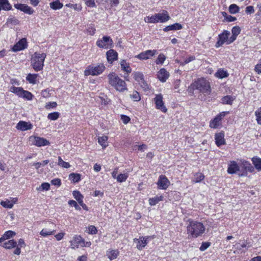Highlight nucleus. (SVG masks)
<instances>
[{
  "mask_svg": "<svg viewBox=\"0 0 261 261\" xmlns=\"http://www.w3.org/2000/svg\"><path fill=\"white\" fill-rule=\"evenodd\" d=\"M187 231L189 238H197L201 236L205 231V227L200 222L189 219Z\"/></svg>",
  "mask_w": 261,
  "mask_h": 261,
  "instance_id": "f257e3e1",
  "label": "nucleus"
},
{
  "mask_svg": "<svg viewBox=\"0 0 261 261\" xmlns=\"http://www.w3.org/2000/svg\"><path fill=\"white\" fill-rule=\"evenodd\" d=\"M193 90H197L200 93L207 95L211 93V87L208 81L204 78H199L191 85Z\"/></svg>",
  "mask_w": 261,
  "mask_h": 261,
  "instance_id": "f03ea898",
  "label": "nucleus"
},
{
  "mask_svg": "<svg viewBox=\"0 0 261 261\" xmlns=\"http://www.w3.org/2000/svg\"><path fill=\"white\" fill-rule=\"evenodd\" d=\"M108 78L109 84L114 87L116 90L123 92L127 90L125 81L120 79L116 73L112 72L109 74Z\"/></svg>",
  "mask_w": 261,
  "mask_h": 261,
  "instance_id": "7ed1b4c3",
  "label": "nucleus"
},
{
  "mask_svg": "<svg viewBox=\"0 0 261 261\" xmlns=\"http://www.w3.org/2000/svg\"><path fill=\"white\" fill-rule=\"evenodd\" d=\"M44 53H38L35 52L31 58V66L35 71H39L43 69L44 62L46 58Z\"/></svg>",
  "mask_w": 261,
  "mask_h": 261,
  "instance_id": "20e7f679",
  "label": "nucleus"
},
{
  "mask_svg": "<svg viewBox=\"0 0 261 261\" xmlns=\"http://www.w3.org/2000/svg\"><path fill=\"white\" fill-rule=\"evenodd\" d=\"M170 17L166 10H163L161 13H156L151 16L145 18V21L148 23H155L158 22L164 23L168 21Z\"/></svg>",
  "mask_w": 261,
  "mask_h": 261,
  "instance_id": "39448f33",
  "label": "nucleus"
},
{
  "mask_svg": "<svg viewBox=\"0 0 261 261\" xmlns=\"http://www.w3.org/2000/svg\"><path fill=\"white\" fill-rule=\"evenodd\" d=\"M105 69L106 67L102 63L99 64L96 66L89 65L85 70L84 74L86 76L98 75L102 73Z\"/></svg>",
  "mask_w": 261,
  "mask_h": 261,
  "instance_id": "423d86ee",
  "label": "nucleus"
},
{
  "mask_svg": "<svg viewBox=\"0 0 261 261\" xmlns=\"http://www.w3.org/2000/svg\"><path fill=\"white\" fill-rule=\"evenodd\" d=\"M134 78L139 83L140 86L144 90H148L149 88V86L144 80V75L141 72H135L133 73Z\"/></svg>",
  "mask_w": 261,
  "mask_h": 261,
  "instance_id": "0eeeda50",
  "label": "nucleus"
},
{
  "mask_svg": "<svg viewBox=\"0 0 261 261\" xmlns=\"http://www.w3.org/2000/svg\"><path fill=\"white\" fill-rule=\"evenodd\" d=\"M228 111L222 112L217 115L210 123V126L211 128H216L220 125V122L222 119L227 114H229Z\"/></svg>",
  "mask_w": 261,
  "mask_h": 261,
  "instance_id": "6e6552de",
  "label": "nucleus"
},
{
  "mask_svg": "<svg viewBox=\"0 0 261 261\" xmlns=\"http://www.w3.org/2000/svg\"><path fill=\"white\" fill-rule=\"evenodd\" d=\"M113 43V40L109 36H103L102 39H98L96 45L100 48H109Z\"/></svg>",
  "mask_w": 261,
  "mask_h": 261,
  "instance_id": "1a4fd4ad",
  "label": "nucleus"
},
{
  "mask_svg": "<svg viewBox=\"0 0 261 261\" xmlns=\"http://www.w3.org/2000/svg\"><path fill=\"white\" fill-rule=\"evenodd\" d=\"M163 99V97L162 95L158 94L156 95L155 97H154V101L155 104L156 109L161 110L164 113H166L167 111V109L165 107Z\"/></svg>",
  "mask_w": 261,
  "mask_h": 261,
  "instance_id": "9d476101",
  "label": "nucleus"
},
{
  "mask_svg": "<svg viewBox=\"0 0 261 261\" xmlns=\"http://www.w3.org/2000/svg\"><path fill=\"white\" fill-rule=\"evenodd\" d=\"M70 243L72 249L78 248L79 246H85V241L80 236H75Z\"/></svg>",
  "mask_w": 261,
  "mask_h": 261,
  "instance_id": "9b49d317",
  "label": "nucleus"
},
{
  "mask_svg": "<svg viewBox=\"0 0 261 261\" xmlns=\"http://www.w3.org/2000/svg\"><path fill=\"white\" fill-rule=\"evenodd\" d=\"M150 237H140L139 239H134V242L137 243L136 247L138 250H141L147 244Z\"/></svg>",
  "mask_w": 261,
  "mask_h": 261,
  "instance_id": "f8f14e48",
  "label": "nucleus"
},
{
  "mask_svg": "<svg viewBox=\"0 0 261 261\" xmlns=\"http://www.w3.org/2000/svg\"><path fill=\"white\" fill-rule=\"evenodd\" d=\"M30 139L32 140L33 144L38 147L44 146L50 144L49 141L44 138L39 137H31Z\"/></svg>",
  "mask_w": 261,
  "mask_h": 261,
  "instance_id": "ddd939ff",
  "label": "nucleus"
},
{
  "mask_svg": "<svg viewBox=\"0 0 261 261\" xmlns=\"http://www.w3.org/2000/svg\"><path fill=\"white\" fill-rule=\"evenodd\" d=\"M230 35V32L228 31H224V32L219 34L218 36V40L216 44V47H219L222 46L225 42H228V38Z\"/></svg>",
  "mask_w": 261,
  "mask_h": 261,
  "instance_id": "4468645a",
  "label": "nucleus"
},
{
  "mask_svg": "<svg viewBox=\"0 0 261 261\" xmlns=\"http://www.w3.org/2000/svg\"><path fill=\"white\" fill-rule=\"evenodd\" d=\"M14 7L17 10L29 15L33 14L34 12V10L27 4H14Z\"/></svg>",
  "mask_w": 261,
  "mask_h": 261,
  "instance_id": "2eb2a0df",
  "label": "nucleus"
},
{
  "mask_svg": "<svg viewBox=\"0 0 261 261\" xmlns=\"http://www.w3.org/2000/svg\"><path fill=\"white\" fill-rule=\"evenodd\" d=\"M169 184V180L165 175H160L159 176L157 185L160 189L163 190L167 189Z\"/></svg>",
  "mask_w": 261,
  "mask_h": 261,
  "instance_id": "dca6fc26",
  "label": "nucleus"
},
{
  "mask_svg": "<svg viewBox=\"0 0 261 261\" xmlns=\"http://www.w3.org/2000/svg\"><path fill=\"white\" fill-rule=\"evenodd\" d=\"M156 53V50H147L141 53L135 57L140 60H147L153 56Z\"/></svg>",
  "mask_w": 261,
  "mask_h": 261,
  "instance_id": "f3484780",
  "label": "nucleus"
},
{
  "mask_svg": "<svg viewBox=\"0 0 261 261\" xmlns=\"http://www.w3.org/2000/svg\"><path fill=\"white\" fill-rule=\"evenodd\" d=\"M27 47V42L25 38L20 39L12 47V50L14 52L23 50Z\"/></svg>",
  "mask_w": 261,
  "mask_h": 261,
  "instance_id": "a211bd4d",
  "label": "nucleus"
},
{
  "mask_svg": "<svg viewBox=\"0 0 261 261\" xmlns=\"http://www.w3.org/2000/svg\"><path fill=\"white\" fill-rule=\"evenodd\" d=\"M16 128L21 131L30 130L33 128L32 124L30 122L20 121L16 125Z\"/></svg>",
  "mask_w": 261,
  "mask_h": 261,
  "instance_id": "6ab92c4d",
  "label": "nucleus"
},
{
  "mask_svg": "<svg viewBox=\"0 0 261 261\" xmlns=\"http://www.w3.org/2000/svg\"><path fill=\"white\" fill-rule=\"evenodd\" d=\"M215 143L217 146L219 147L222 145L225 144L224 139V134L223 133L216 134L215 135Z\"/></svg>",
  "mask_w": 261,
  "mask_h": 261,
  "instance_id": "aec40b11",
  "label": "nucleus"
},
{
  "mask_svg": "<svg viewBox=\"0 0 261 261\" xmlns=\"http://www.w3.org/2000/svg\"><path fill=\"white\" fill-rule=\"evenodd\" d=\"M107 58L109 63H112L118 58L117 53L113 49H110L107 53Z\"/></svg>",
  "mask_w": 261,
  "mask_h": 261,
  "instance_id": "412c9836",
  "label": "nucleus"
},
{
  "mask_svg": "<svg viewBox=\"0 0 261 261\" xmlns=\"http://www.w3.org/2000/svg\"><path fill=\"white\" fill-rule=\"evenodd\" d=\"M158 77L162 82H165L169 77V74L165 68H162L158 73Z\"/></svg>",
  "mask_w": 261,
  "mask_h": 261,
  "instance_id": "4be33fe9",
  "label": "nucleus"
},
{
  "mask_svg": "<svg viewBox=\"0 0 261 261\" xmlns=\"http://www.w3.org/2000/svg\"><path fill=\"white\" fill-rule=\"evenodd\" d=\"M245 171L241 174V176H246L247 172H252L254 171V167L248 161H243L242 163Z\"/></svg>",
  "mask_w": 261,
  "mask_h": 261,
  "instance_id": "5701e85b",
  "label": "nucleus"
},
{
  "mask_svg": "<svg viewBox=\"0 0 261 261\" xmlns=\"http://www.w3.org/2000/svg\"><path fill=\"white\" fill-rule=\"evenodd\" d=\"M240 167L236 161H231L228 165L227 172L229 174L236 173L237 171H239Z\"/></svg>",
  "mask_w": 261,
  "mask_h": 261,
  "instance_id": "b1692460",
  "label": "nucleus"
},
{
  "mask_svg": "<svg viewBox=\"0 0 261 261\" xmlns=\"http://www.w3.org/2000/svg\"><path fill=\"white\" fill-rule=\"evenodd\" d=\"M182 28V26L179 23H175L171 25H169L165 28H164L163 31L164 32H168L169 31H176L179 30Z\"/></svg>",
  "mask_w": 261,
  "mask_h": 261,
  "instance_id": "393cba45",
  "label": "nucleus"
},
{
  "mask_svg": "<svg viewBox=\"0 0 261 261\" xmlns=\"http://www.w3.org/2000/svg\"><path fill=\"white\" fill-rule=\"evenodd\" d=\"M235 99L236 97L234 96L226 95L222 98L221 102L223 105H231Z\"/></svg>",
  "mask_w": 261,
  "mask_h": 261,
  "instance_id": "a878e982",
  "label": "nucleus"
},
{
  "mask_svg": "<svg viewBox=\"0 0 261 261\" xmlns=\"http://www.w3.org/2000/svg\"><path fill=\"white\" fill-rule=\"evenodd\" d=\"M119 254V252L118 250H112L109 249L107 252V255L108 257L111 260H114L116 259Z\"/></svg>",
  "mask_w": 261,
  "mask_h": 261,
  "instance_id": "bb28decb",
  "label": "nucleus"
},
{
  "mask_svg": "<svg viewBox=\"0 0 261 261\" xmlns=\"http://www.w3.org/2000/svg\"><path fill=\"white\" fill-rule=\"evenodd\" d=\"M164 197L161 196H155L154 197L149 199V203L150 205L153 206L158 203L160 201L163 200Z\"/></svg>",
  "mask_w": 261,
  "mask_h": 261,
  "instance_id": "cd10ccee",
  "label": "nucleus"
},
{
  "mask_svg": "<svg viewBox=\"0 0 261 261\" xmlns=\"http://www.w3.org/2000/svg\"><path fill=\"white\" fill-rule=\"evenodd\" d=\"M121 69L125 71L127 74L132 72V68L129 66V64L127 63L125 60H122L120 62Z\"/></svg>",
  "mask_w": 261,
  "mask_h": 261,
  "instance_id": "c85d7f7f",
  "label": "nucleus"
},
{
  "mask_svg": "<svg viewBox=\"0 0 261 261\" xmlns=\"http://www.w3.org/2000/svg\"><path fill=\"white\" fill-rule=\"evenodd\" d=\"M0 5L3 10L9 11L12 9L11 5L8 0H0Z\"/></svg>",
  "mask_w": 261,
  "mask_h": 261,
  "instance_id": "c756f323",
  "label": "nucleus"
},
{
  "mask_svg": "<svg viewBox=\"0 0 261 261\" xmlns=\"http://www.w3.org/2000/svg\"><path fill=\"white\" fill-rule=\"evenodd\" d=\"M2 246L6 249H10L16 247L17 242L14 240H11L4 243Z\"/></svg>",
  "mask_w": 261,
  "mask_h": 261,
  "instance_id": "7c9ffc66",
  "label": "nucleus"
},
{
  "mask_svg": "<svg viewBox=\"0 0 261 261\" xmlns=\"http://www.w3.org/2000/svg\"><path fill=\"white\" fill-rule=\"evenodd\" d=\"M108 139V137L106 136H102L101 137H98V142L102 147L103 148H105L108 146V143L107 142Z\"/></svg>",
  "mask_w": 261,
  "mask_h": 261,
  "instance_id": "2f4dec72",
  "label": "nucleus"
},
{
  "mask_svg": "<svg viewBox=\"0 0 261 261\" xmlns=\"http://www.w3.org/2000/svg\"><path fill=\"white\" fill-rule=\"evenodd\" d=\"M229 74L226 70L223 69H219L215 73V76L219 79H223L228 77Z\"/></svg>",
  "mask_w": 261,
  "mask_h": 261,
  "instance_id": "473e14b6",
  "label": "nucleus"
},
{
  "mask_svg": "<svg viewBox=\"0 0 261 261\" xmlns=\"http://www.w3.org/2000/svg\"><path fill=\"white\" fill-rule=\"evenodd\" d=\"M252 162L255 168L258 170H261V158L253 157L252 158Z\"/></svg>",
  "mask_w": 261,
  "mask_h": 261,
  "instance_id": "72a5a7b5",
  "label": "nucleus"
},
{
  "mask_svg": "<svg viewBox=\"0 0 261 261\" xmlns=\"http://www.w3.org/2000/svg\"><path fill=\"white\" fill-rule=\"evenodd\" d=\"M69 179L73 183L78 182L81 180V175L79 173H70L69 175Z\"/></svg>",
  "mask_w": 261,
  "mask_h": 261,
  "instance_id": "f704fd0d",
  "label": "nucleus"
},
{
  "mask_svg": "<svg viewBox=\"0 0 261 261\" xmlns=\"http://www.w3.org/2000/svg\"><path fill=\"white\" fill-rule=\"evenodd\" d=\"M50 7L51 9L54 10H58L61 9L63 5L62 3H60L59 0H56L54 1L49 4Z\"/></svg>",
  "mask_w": 261,
  "mask_h": 261,
  "instance_id": "c9c22d12",
  "label": "nucleus"
},
{
  "mask_svg": "<svg viewBox=\"0 0 261 261\" xmlns=\"http://www.w3.org/2000/svg\"><path fill=\"white\" fill-rule=\"evenodd\" d=\"M38 76V74H31L29 73L27 77L26 80L28 81L29 83L32 84H35L36 83V79Z\"/></svg>",
  "mask_w": 261,
  "mask_h": 261,
  "instance_id": "e433bc0d",
  "label": "nucleus"
},
{
  "mask_svg": "<svg viewBox=\"0 0 261 261\" xmlns=\"http://www.w3.org/2000/svg\"><path fill=\"white\" fill-rule=\"evenodd\" d=\"M23 90V89L21 87H16L15 86H12L10 88V91L15 93L20 97L22 94Z\"/></svg>",
  "mask_w": 261,
  "mask_h": 261,
  "instance_id": "4c0bfd02",
  "label": "nucleus"
},
{
  "mask_svg": "<svg viewBox=\"0 0 261 261\" xmlns=\"http://www.w3.org/2000/svg\"><path fill=\"white\" fill-rule=\"evenodd\" d=\"M60 115V113L58 112H54L48 114L47 118L50 120L55 121L57 120Z\"/></svg>",
  "mask_w": 261,
  "mask_h": 261,
  "instance_id": "58836bf2",
  "label": "nucleus"
},
{
  "mask_svg": "<svg viewBox=\"0 0 261 261\" xmlns=\"http://www.w3.org/2000/svg\"><path fill=\"white\" fill-rule=\"evenodd\" d=\"M56 232L55 230H48L46 228L43 229L40 232L41 236L43 237H47L51 234H54Z\"/></svg>",
  "mask_w": 261,
  "mask_h": 261,
  "instance_id": "ea45409f",
  "label": "nucleus"
},
{
  "mask_svg": "<svg viewBox=\"0 0 261 261\" xmlns=\"http://www.w3.org/2000/svg\"><path fill=\"white\" fill-rule=\"evenodd\" d=\"M33 96V94L30 92L23 90L20 97L30 100L32 99Z\"/></svg>",
  "mask_w": 261,
  "mask_h": 261,
  "instance_id": "a19ab883",
  "label": "nucleus"
},
{
  "mask_svg": "<svg viewBox=\"0 0 261 261\" xmlns=\"http://www.w3.org/2000/svg\"><path fill=\"white\" fill-rule=\"evenodd\" d=\"M58 164L59 166L65 168H69L70 167V165L69 163L64 162L61 158V156L58 157Z\"/></svg>",
  "mask_w": 261,
  "mask_h": 261,
  "instance_id": "79ce46f5",
  "label": "nucleus"
},
{
  "mask_svg": "<svg viewBox=\"0 0 261 261\" xmlns=\"http://www.w3.org/2000/svg\"><path fill=\"white\" fill-rule=\"evenodd\" d=\"M239 7L236 4H231L229 7V11L231 14H236L239 12Z\"/></svg>",
  "mask_w": 261,
  "mask_h": 261,
  "instance_id": "37998d69",
  "label": "nucleus"
},
{
  "mask_svg": "<svg viewBox=\"0 0 261 261\" xmlns=\"http://www.w3.org/2000/svg\"><path fill=\"white\" fill-rule=\"evenodd\" d=\"M128 176V175L127 173H121L117 175L116 179L118 182H122L127 179Z\"/></svg>",
  "mask_w": 261,
  "mask_h": 261,
  "instance_id": "c03bdc74",
  "label": "nucleus"
},
{
  "mask_svg": "<svg viewBox=\"0 0 261 261\" xmlns=\"http://www.w3.org/2000/svg\"><path fill=\"white\" fill-rule=\"evenodd\" d=\"M7 23L8 24H11L12 25H15L19 24V20L15 17L10 16L8 18Z\"/></svg>",
  "mask_w": 261,
  "mask_h": 261,
  "instance_id": "a18cd8bd",
  "label": "nucleus"
},
{
  "mask_svg": "<svg viewBox=\"0 0 261 261\" xmlns=\"http://www.w3.org/2000/svg\"><path fill=\"white\" fill-rule=\"evenodd\" d=\"M204 176L201 173H197L194 175L193 181L199 182L204 179Z\"/></svg>",
  "mask_w": 261,
  "mask_h": 261,
  "instance_id": "49530a36",
  "label": "nucleus"
},
{
  "mask_svg": "<svg viewBox=\"0 0 261 261\" xmlns=\"http://www.w3.org/2000/svg\"><path fill=\"white\" fill-rule=\"evenodd\" d=\"M130 97L135 101H139L141 99L139 93L136 91H133L132 94H130Z\"/></svg>",
  "mask_w": 261,
  "mask_h": 261,
  "instance_id": "de8ad7c7",
  "label": "nucleus"
},
{
  "mask_svg": "<svg viewBox=\"0 0 261 261\" xmlns=\"http://www.w3.org/2000/svg\"><path fill=\"white\" fill-rule=\"evenodd\" d=\"M256 121L258 124L261 125V107L255 112Z\"/></svg>",
  "mask_w": 261,
  "mask_h": 261,
  "instance_id": "09e8293b",
  "label": "nucleus"
},
{
  "mask_svg": "<svg viewBox=\"0 0 261 261\" xmlns=\"http://www.w3.org/2000/svg\"><path fill=\"white\" fill-rule=\"evenodd\" d=\"M15 232L12 230H8L3 234V237L6 240L12 238L15 235Z\"/></svg>",
  "mask_w": 261,
  "mask_h": 261,
  "instance_id": "8fccbe9b",
  "label": "nucleus"
},
{
  "mask_svg": "<svg viewBox=\"0 0 261 261\" xmlns=\"http://www.w3.org/2000/svg\"><path fill=\"white\" fill-rule=\"evenodd\" d=\"M166 57L164 55L161 54L158 56V57L155 61L156 64H163L166 60Z\"/></svg>",
  "mask_w": 261,
  "mask_h": 261,
  "instance_id": "3c124183",
  "label": "nucleus"
},
{
  "mask_svg": "<svg viewBox=\"0 0 261 261\" xmlns=\"http://www.w3.org/2000/svg\"><path fill=\"white\" fill-rule=\"evenodd\" d=\"M72 194L74 198L77 202L83 199V196L79 191H74Z\"/></svg>",
  "mask_w": 261,
  "mask_h": 261,
  "instance_id": "603ef678",
  "label": "nucleus"
},
{
  "mask_svg": "<svg viewBox=\"0 0 261 261\" xmlns=\"http://www.w3.org/2000/svg\"><path fill=\"white\" fill-rule=\"evenodd\" d=\"M1 204L4 207L11 208L13 206V203L10 201H2Z\"/></svg>",
  "mask_w": 261,
  "mask_h": 261,
  "instance_id": "864d4df0",
  "label": "nucleus"
},
{
  "mask_svg": "<svg viewBox=\"0 0 261 261\" xmlns=\"http://www.w3.org/2000/svg\"><path fill=\"white\" fill-rule=\"evenodd\" d=\"M49 163L48 160H44L42 162L34 163L33 166H35L37 169H39L41 166H44Z\"/></svg>",
  "mask_w": 261,
  "mask_h": 261,
  "instance_id": "5fc2aeb1",
  "label": "nucleus"
},
{
  "mask_svg": "<svg viewBox=\"0 0 261 261\" xmlns=\"http://www.w3.org/2000/svg\"><path fill=\"white\" fill-rule=\"evenodd\" d=\"M211 245V243L208 242H202L199 249L201 251H204L207 249Z\"/></svg>",
  "mask_w": 261,
  "mask_h": 261,
  "instance_id": "6e6d98bb",
  "label": "nucleus"
},
{
  "mask_svg": "<svg viewBox=\"0 0 261 261\" xmlns=\"http://www.w3.org/2000/svg\"><path fill=\"white\" fill-rule=\"evenodd\" d=\"M57 106V103L56 102H47L45 105V108L47 110L50 109L51 108H55Z\"/></svg>",
  "mask_w": 261,
  "mask_h": 261,
  "instance_id": "4d7b16f0",
  "label": "nucleus"
},
{
  "mask_svg": "<svg viewBox=\"0 0 261 261\" xmlns=\"http://www.w3.org/2000/svg\"><path fill=\"white\" fill-rule=\"evenodd\" d=\"M88 232L89 234H95L97 232L96 228L93 225H90L88 228Z\"/></svg>",
  "mask_w": 261,
  "mask_h": 261,
  "instance_id": "13d9d810",
  "label": "nucleus"
},
{
  "mask_svg": "<svg viewBox=\"0 0 261 261\" xmlns=\"http://www.w3.org/2000/svg\"><path fill=\"white\" fill-rule=\"evenodd\" d=\"M231 32L232 35L237 37V36L240 33V28L238 26H235L232 28Z\"/></svg>",
  "mask_w": 261,
  "mask_h": 261,
  "instance_id": "bf43d9fd",
  "label": "nucleus"
},
{
  "mask_svg": "<svg viewBox=\"0 0 261 261\" xmlns=\"http://www.w3.org/2000/svg\"><path fill=\"white\" fill-rule=\"evenodd\" d=\"M68 204L72 206H74L76 210H81L80 206L77 204V202L73 200H70L68 201Z\"/></svg>",
  "mask_w": 261,
  "mask_h": 261,
  "instance_id": "052dcab7",
  "label": "nucleus"
},
{
  "mask_svg": "<svg viewBox=\"0 0 261 261\" xmlns=\"http://www.w3.org/2000/svg\"><path fill=\"white\" fill-rule=\"evenodd\" d=\"M121 120H122V121L123 122V123L124 124H126L130 121V119L128 116H127L126 115H121Z\"/></svg>",
  "mask_w": 261,
  "mask_h": 261,
  "instance_id": "680f3d73",
  "label": "nucleus"
},
{
  "mask_svg": "<svg viewBox=\"0 0 261 261\" xmlns=\"http://www.w3.org/2000/svg\"><path fill=\"white\" fill-rule=\"evenodd\" d=\"M51 184L53 185L59 187L61 185V180L59 178H55L51 180Z\"/></svg>",
  "mask_w": 261,
  "mask_h": 261,
  "instance_id": "e2e57ef3",
  "label": "nucleus"
},
{
  "mask_svg": "<svg viewBox=\"0 0 261 261\" xmlns=\"http://www.w3.org/2000/svg\"><path fill=\"white\" fill-rule=\"evenodd\" d=\"M254 70L258 73H261V59L259 60L258 64H257L254 68Z\"/></svg>",
  "mask_w": 261,
  "mask_h": 261,
  "instance_id": "0e129e2a",
  "label": "nucleus"
},
{
  "mask_svg": "<svg viewBox=\"0 0 261 261\" xmlns=\"http://www.w3.org/2000/svg\"><path fill=\"white\" fill-rule=\"evenodd\" d=\"M86 5L90 7H95V4L94 0H84Z\"/></svg>",
  "mask_w": 261,
  "mask_h": 261,
  "instance_id": "69168bd1",
  "label": "nucleus"
},
{
  "mask_svg": "<svg viewBox=\"0 0 261 261\" xmlns=\"http://www.w3.org/2000/svg\"><path fill=\"white\" fill-rule=\"evenodd\" d=\"M194 60H195V57L194 56H189V57L187 58L186 59H185L184 60L182 65H186V64L190 63V62L194 61Z\"/></svg>",
  "mask_w": 261,
  "mask_h": 261,
  "instance_id": "338daca9",
  "label": "nucleus"
},
{
  "mask_svg": "<svg viewBox=\"0 0 261 261\" xmlns=\"http://www.w3.org/2000/svg\"><path fill=\"white\" fill-rule=\"evenodd\" d=\"M246 13L247 14H252L254 13V7L252 6H247L245 10Z\"/></svg>",
  "mask_w": 261,
  "mask_h": 261,
  "instance_id": "774afa93",
  "label": "nucleus"
}]
</instances>
